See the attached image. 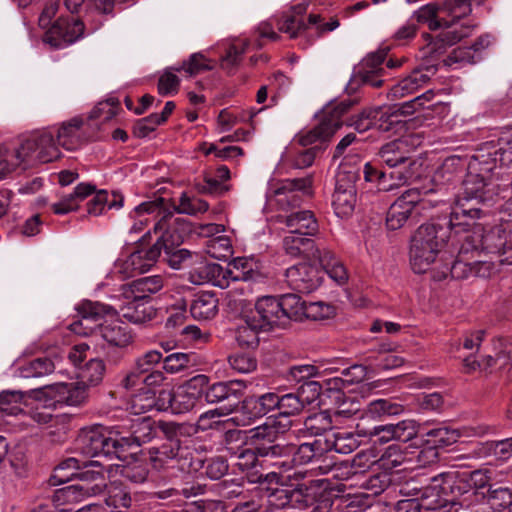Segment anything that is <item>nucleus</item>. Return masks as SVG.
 <instances>
[{"instance_id": "de8ad7c7", "label": "nucleus", "mask_w": 512, "mask_h": 512, "mask_svg": "<svg viewBox=\"0 0 512 512\" xmlns=\"http://www.w3.org/2000/svg\"><path fill=\"white\" fill-rule=\"evenodd\" d=\"M23 394L20 391H3L0 393V427L6 416H16L22 412Z\"/></svg>"}, {"instance_id": "a878e982", "label": "nucleus", "mask_w": 512, "mask_h": 512, "mask_svg": "<svg viewBox=\"0 0 512 512\" xmlns=\"http://www.w3.org/2000/svg\"><path fill=\"white\" fill-rule=\"evenodd\" d=\"M96 187L90 183H79L72 193L64 195L52 205L55 214L65 215L79 208L80 202L95 192Z\"/></svg>"}, {"instance_id": "13d9d810", "label": "nucleus", "mask_w": 512, "mask_h": 512, "mask_svg": "<svg viewBox=\"0 0 512 512\" xmlns=\"http://www.w3.org/2000/svg\"><path fill=\"white\" fill-rule=\"evenodd\" d=\"M502 360H504V357L501 356H498L496 359L491 356H484L481 360H477L475 357L469 356L463 360V367L466 373H472L477 370L487 372L498 364L499 367H502L504 364Z\"/></svg>"}, {"instance_id": "ea45409f", "label": "nucleus", "mask_w": 512, "mask_h": 512, "mask_svg": "<svg viewBox=\"0 0 512 512\" xmlns=\"http://www.w3.org/2000/svg\"><path fill=\"white\" fill-rule=\"evenodd\" d=\"M404 412V406L390 399H376L371 401L366 409L365 415L370 419H382L386 416H397Z\"/></svg>"}, {"instance_id": "c03bdc74", "label": "nucleus", "mask_w": 512, "mask_h": 512, "mask_svg": "<svg viewBox=\"0 0 512 512\" xmlns=\"http://www.w3.org/2000/svg\"><path fill=\"white\" fill-rule=\"evenodd\" d=\"M279 396L276 393L269 392L259 397H252L244 402L246 409H251L254 417H261L274 410L278 409Z\"/></svg>"}, {"instance_id": "1a4fd4ad", "label": "nucleus", "mask_w": 512, "mask_h": 512, "mask_svg": "<svg viewBox=\"0 0 512 512\" xmlns=\"http://www.w3.org/2000/svg\"><path fill=\"white\" fill-rule=\"evenodd\" d=\"M351 102L344 100L338 103H330L325 106L316 117L318 123L314 128L303 132L299 136V142L303 146L314 144L318 141L330 139L341 127V117L349 110Z\"/></svg>"}, {"instance_id": "7c9ffc66", "label": "nucleus", "mask_w": 512, "mask_h": 512, "mask_svg": "<svg viewBox=\"0 0 512 512\" xmlns=\"http://www.w3.org/2000/svg\"><path fill=\"white\" fill-rule=\"evenodd\" d=\"M449 275L455 279H466L474 276L473 265L462 260H454L453 253L449 251L437 272L434 273L433 279L440 281Z\"/></svg>"}, {"instance_id": "bf43d9fd", "label": "nucleus", "mask_w": 512, "mask_h": 512, "mask_svg": "<svg viewBox=\"0 0 512 512\" xmlns=\"http://www.w3.org/2000/svg\"><path fill=\"white\" fill-rule=\"evenodd\" d=\"M232 412L231 408L220 407L202 413L197 420V428L205 431L223 423L220 418Z\"/></svg>"}, {"instance_id": "f03ea898", "label": "nucleus", "mask_w": 512, "mask_h": 512, "mask_svg": "<svg viewBox=\"0 0 512 512\" xmlns=\"http://www.w3.org/2000/svg\"><path fill=\"white\" fill-rule=\"evenodd\" d=\"M447 231L441 225L427 222L413 233L409 246V261L415 273L431 272L432 277L449 253Z\"/></svg>"}, {"instance_id": "4c0bfd02", "label": "nucleus", "mask_w": 512, "mask_h": 512, "mask_svg": "<svg viewBox=\"0 0 512 512\" xmlns=\"http://www.w3.org/2000/svg\"><path fill=\"white\" fill-rule=\"evenodd\" d=\"M253 273V263L245 257L235 258L226 268L223 267V276L224 280L228 282V287L232 282L250 280Z\"/></svg>"}, {"instance_id": "bb28decb", "label": "nucleus", "mask_w": 512, "mask_h": 512, "mask_svg": "<svg viewBox=\"0 0 512 512\" xmlns=\"http://www.w3.org/2000/svg\"><path fill=\"white\" fill-rule=\"evenodd\" d=\"M365 190L368 193L377 191L389 192L396 189L395 182L391 179L390 173L379 169L372 162H367L363 169Z\"/></svg>"}, {"instance_id": "6e6d98bb", "label": "nucleus", "mask_w": 512, "mask_h": 512, "mask_svg": "<svg viewBox=\"0 0 512 512\" xmlns=\"http://www.w3.org/2000/svg\"><path fill=\"white\" fill-rule=\"evenodd\" d=\"M155 405V394L150 390L133 395L127 403V410L134 415L151 411Z\"/></svg>"}, {"instance_id": "6ab92c4d", "label": "nucleus", "mask_w": 512, "mask_h": 512, "mask_svg": "<svg viewBox=\"0 0 512 512\" xmlns=\"http://www.w3.org/2000/svg\"><path fill=\"white\" fill-rule=\"evenodd\" d=\"M311 178L287 179L282 181L272 194L269 196L275 199V202L282 210L294 207L299 204L300 198L298 192L303 195L311 194Z\"/></svg>"}, {"instance_id": "7ed1b4c3", "label": "nucleus", "mask_w": 512, "mask_h": 512, "mask_svg": "<svg viewBox=\"0 0 512 512\" xmlns=\"http://www.w3.org/2000/svg\"><path fill=\"white\" fill-rule=\"evenodd\" d=\"M275 433V428L266 424L247 431L238 429L228 430L225 434L226 443L228 445L233 442L246 444L247 441H250L251 445H253V447H247L239 451H234L233 447H228L237 458L235 466L241 471H249L259 465V456L277 457L278 454H281L282 448L280 444L272 445Z\"/></svg>"}, {"instance_id": "f704fd0d", "label": "nucleus", "mask_w": 512, "mask_h": 512, "mask_svg": "<svg viewBox=\"0 0 512 512\" xmlns=\"http://www.w3.org/2000/svg\"><path fill=\"white\" fill-rule=\"evenodd\" d=\"M123 201V196L117 192L109 194L106 190H100L87 203V212L89 215L99 216L106 209H120L123 206Z\"/></svg>"}, {"instance_id": "a211bd4d", "label": "nucleus", "mask_w": 512, "mask_h": 512, "mask_svg": "<svg viewBox=\"0 0 512 512\" xmlns=\"http://www.w3.org/2000/svg\"><path fill=\"white\" fill-rule=\"evenodd\" d=\"M481 243L489 253L497 254L501 264H512V233L502 226H495L481 236Z\"/></svg>"}, {"instance_id": "69168bd1", "label": "nucleus", "mask_w": 512, "mask_h": 512, "mask_svg": "<svg viewBox=\"0 0 512 512\" xmlns=\"http://www.w3.org/2000/svg\"><path fill=\"white\" fill-rule=\"evenodd\" d=\"M212 68L213 65L211 61L202 53H194L186 62L177 67V70H184L187 74L193 76L203 71L211 70Z\"/></svg>"}, {"instance_id": "680f3d73", "label": "nucleus", "mask_w": 512, "mask_h": 512, "mask_svg": "<svg viewBox=\"0 0 512 512\" xmlns=\"http://www.w3.org/2000/svg\"><path fill=\"white\" fill-rule=\"evenodd\" d=\"M360 178V173L357 169L350 167L346 164H342L339 167L336 175V187L335 189L348 190L353 189L357 191L356 182Z\"/></svg>"}, {"instance_id": "393cba45", "label": "nucleus", "mask_w": 512, "mask_h": 512, "mask_svg": "<svg viewBox=\"0 0 512 512\" xmlns=\"http://www.w3.org/2000/svg\"><path fill=\"white\" fill-rule=\"evenodd\" d=\"M320 387V384L315 381L307 382L301 387V396L305 393V390L308 389L312 392L311 398H301L292 393L285 394L281 397L279 396L278 410L285 416L299 413L306 404L311 403L314 398L319 395Z\"/></svg>"}, {"instance_id": "e433bc0d", "label": "nucleus", "mask_w": 512, "mask_h": 512, "mask_svg": "<svg viewBox=\"0 0 512 512\" xmlns=\"http://www.w3.org/2000/svg\"><path fill=\"white\" fill-rule=\"evenodd\" d=\"M161 207L158 202H143L130 213L129 218L132 224L129 228L130 234L141 233L149 222V215L160 216Z\"/></svg>"}, {"instance_id": "0eeeda50", "label": "nucleus", "mask_w": 512, "mask_h": 512, "mask_svg": "<svg viewBox=\"0 0 512 512\" xmlns=\"http://www.w3.org/2000/svg\"><path fill=\"white\" fill-rule=\"evenodd\" d=\"M61 152L55 140V133L47 130L37 131L24 138L15 150L17 163L24 168L37 163H48L60 157Z\"/></svg>"}, {"instance_id": "aec40b11", "label": "nucleus", "mask_w": 512, "mask_h": 512, "mask_svg": "<svg viewBox=\"0 0 512 512\" xmlns=\"http://www.w3.org/2000/svg\"><path fill=\"white\" fill-rule=\"evenodd\" d=\"M189 271L188 279L195 285L211 283L221 289L228 288V282L224 280L223 267L217 263L206 262L202 257L195 254V259Z\"/></svg>"}, {"instance_id": "4be33fe9", "label": "nucleus", "mask_w": 512, "mask_h": 512, "mask_svg": "<svg viewBox=\"0 0 512 512\" xmlns=\"http://www.w3.org/2000/svg\"><path fill=\"white\" fill-rule=\"evenodd\" d=\"M282 249L290 257H303L316 260L321 257L322 249L315 246L310 236L285 233L282 238Z\"/></svg>"}, {"instance_id": "338daca9", "label": "nucleus", "mask_w": 512, "mask_h": 512, "mask_svg": "<svg viewBox=\"0 0 512 512\" xmlns=\"http://www.w3.org/2000/svg\"><path fill=\"white\" fill-rule=\"evenodd\" d=\"M427 436L431 438L428 441L432 442L434 446H449L457 442L460 434L456 430L443 426L430 430Z\"/></svg>"}, {"instance_id": "8fccbe9b", "label": "nucleus", "mask_w": 512, "mask_h": 512, "mask_svg": "<svg viewBox=\"0 0 512 512\" xmlns=\"http://www.w3.org/2000/svg\"><path fill=\"white\" fill-rule=\"evenodd\" d=\"M404 147L402 140L389 142L381 148L379 156L388 167H396L407 159Z\"/></svg>"}, {"instance_id": "20e7f679", "label": "nucleus", "mask_w": 512, "mask_h": 512, "mask_svg": "<svg viewBox=\"0 0 512 512\" xmlns=\"http://www.w3.org/2000/svg\"><path fill=\"white\" fill-rule=\"evenodd\" d=\"M438 8L435 4L429 3L422 6L415 12V17L420 23H427L431 30L440 27L445 29L437 36L436 40L431 43L432 50H437L438 43L442 46H450L467 37L472 32V27L467 24L457 25L456 21L467 16L471 12V6L468 0H455L452 4L446 5L442 12L447 13L451 19H438Z\"/></svg>"}, {"instance_id": "774afa93", "label": "nucleus", "mask_w": 512, "mask_h": 512, "mask_svg": "<svg viewBox=\"0 0 512 512\" xmlns=\"http://www.w3.org/2000/svg\"><path fill=\"white\" fill-rule=\"evenodd\" d=\"M119 101L114 97H109L104 101H100L91 111L90 117L101 121H109L118 112Z\"/></svg>"}, {"instance_id": "603ef678", "label": "nucleus", "mask_w": 512, "mask_h": 512, "mask_svg": "<svg viewBox=\"0 0 512 512\" xmlns=\"http://www.w3.org/2000/svg\"><path fill=\"white\" fill-rule=\"evenodd\" d=\"M55 363L48 358H37L21 368L20 375L24 378H37L52 373Z\"/></svg>"}, {"instance_id": "f3484780", "label": "nucleus", "mask_w": 512, "mask_h": 512, "mask_svg": "<svg viewBox=\"0 0 512 512\" xmlns=\"http://www.w3.org/2000/svg\"><path fill=\"white\" fill-rule=\"evenodd\" d=\"M290 287L300 293H310L317 289L323 280L322 272L307 263H299L289 267L285 273Z\"/></svg>"}, {"instance_id": "c756f323", "label": "nucleus", "mask_w": 512, "mask_h": 512, "mask_svg": "<svg viewBox=\"0 0 512 512\" xmlns=\"http://www.w3.org/2000/svg\"><path fill=\"white\" fill-rule=\"evenodd\" d=\"M100 491V485L89 487L86 484H73L56 491L53 500L56 506L72 505L81 502L85 497L97 494Z\"/></svg>"}, {"instance_id": "2f4dec72", "label": "nucleus", "mask_w": 512, "mask_h": 512, "mask_svg": "<svg viewBox=\"0 0 512 512\" xmlns=\"http://www.w3.org/2000/svg\"><path fill=\"white\" fill-rule=\"evenodd\" d=\"M190 312L194 319L209 320L218 313V299L213 292L203 291L194 296L190 305Z\"/></svg>"}, {"instance_id": "5701e85b", "label": "nucleus", "mask_w": 512, "mask_h": 512, "mask_svg": "<svg viewBox=\"0 0 512 512\" xmlns=\"http://www.w3.org/2000/svg\"><path fill=\"white\" fill-rule=\"evenodd\" d=\"M83 120L79 117L72 118L67 122H63L59 127L49 129L55 133V140L59 147H63L68 151L78 149L83 141V133L81 131Z\"/></svg>"}, {"instance_id": "473e14b6", "label": "nucleus", "mask_w": 512, "mask_h": 512, "mask_svg": "<svg viewBox=\"0 0 512 512\" xmlns=\"http://www.w3.org/2000/svg\"><path fill=\"white\" fill-rule=\"evenodd\" d=\"M261 331L266 330L255 320L254 315L247 313L237 326L236 340L242 347H255L259 342L258 335Z\"/></svg>"}, {"instance_id": "3c124183", "label": "nucleus", "mask_w": 512, "mask_h": 512, "mask_svg": "<svg viewBox=\"0 0 512 512\" xmlns=\"http://www.w3.org/2000/svg\"><path fill=\"white\" fill-rule=\"evenodd\" d=\"M207 253L215 259L226 260L233 253L231 239L228 236L219 235L207 241Z\"/></svg>"}, {"instance_id": "c85d7f7f", "label": "nucleus", "mask_w": 512, "mask_h": 512, "mask_svg": "<svg viewBox=\"0 0 512 512\" xmlns=\"http://www.w3.org/2000/svg\"><path fill=\"white\" fill-rule=\"evenodd\" d=\"M163 359L162 353L158 350H149L139 356L135 361L134 370L131 371L123 380V386L126 389L138 385L139 376L148 373L156 367Z\"/></svg>"}, {"instance_id": "b1692460", "label": "nucleus", "mask_w": 512, "mask_h": 512, "mask_svg": "<svg viewBox=\"0 0 512 512\" xmlns=\"http://www.w3.org/2000/svg\"><path fill=\"white\" fill-rule=\"evenodd\" d=\"M324 441L322 438L315 439L313 442H305L300 444L298 447L295 446H282V453L278 456H292L291 462L296 465H305L318 458L324 453L326 447H324Z\"/></svg>"}, {"instance_id": "09e8293b", "label": "nucleus", "mask_w": 512, "mask_h": 512, "mask_svg": "<svg viewBox=\"0 0 512 512\" xmlns=\"http://www.w3.org/2000/svg\"><path fill=\"white\" fill-rule=\"evenodd\" d=\"M105 373V364L100 359H91L89 362L85 364L83 368H81L78 378L80 382L86 387L88 385L94 386L98 385L104 376Z\"/></svg>"}, {"instance_id": "0e129e2a", "label": "nucleus", "mask_w": 512, "mask_h": 512, "mask_svg": "<svg viewBox=\"0 0 512 512\" xmlns=\"http://www.w3.org/2000/svg\"><path fill=\"white\" fill-rule=\"evenodd\" d=\"M208 208L209 205L206 201L199 198H191L186 193H183L176 210L180 214L196 215L206 212Z\"/></svg>"}, {"instance_id": "864d4df0", "label": "nucleus", "mask_w": 512, "mask_h": 512, "mask_svg": "<svg viewBox=\"0 0 512 512\" xmlns=\"http://www.w3.org/2000/svg\"><path fill=\"white\" fill-rule=\"evenodd\" d=\"M314 487L299 484L295 488L289 487V507L304 509L314 500Z\"/></svg>"}, {"instance_id": "79ce46f5", "label": "nucleus", "mask_w": 512, "mask_h": 512, "mask_svg": "<svg viewBox=\"0 0 512 512\" xmlns=\"http://www.w3.org/2000/svg\"><path fill=\"white\" fill-rule=\"evenodd\" d=\"M316 261L320 263L328 276L339 285L346 283L348 280L346 268L334 258L331 251L322 249L321 257L317 258Z\"/></svg>"}, {"instance_id": "9b49d317", "label": "nucleus", "mask_w": 512, "mask_h": 512, "mask_svg": "<svg viewBox=\"0 0 512 512\" xmlns=\"http://www.w3.org/2000/svg\"><path fill=\"white\" fill-rule=\"evenodd\" d=\"M190 232V224L183 218L176 217L171 212L161 209L159 219L153 227L152 233L156 237L154 247L159 252L169 251L171 248H178Z\"/></svg>"}, {"instance_id": "423d86ee", "label": "nucleus", "mask_w": 512, "mask_h": 512, "mask_svg": "<svg viewBox=\"0 0 512 512\" xmlns=\"http://www.w3.org/2000/svg\"><path fill=\"white\" fill-rule=\"evenodd\" d=\"M297 296L286 294L280 298L263 296L258 298L255 309L250 311L255 320L267 331L274 327H284L290 320H294L298 308Z\"/></svg>"}, {"instance_id": "f8f14e48", "label": "nucleus", "mask_w": 512, "mask_h": 512, "mask_svg": "<svg viewBox=\"0 0 512 512\" xmlns=\"http://www.w3.org/2000/svg\"><path fill=\"white\" fill-rule=\"evenodd\" d=\"M450 485L442 476L434 477L430 485L419 489L416 498L402 500L398 502L401 510H438L445 507L447 499V489Z\"/></svg>"}, {"instance_id": "a19ab883", "label": "nucleus", "mask_w": 512, "mask_h": 512, "mask_svg": "<svg viewBox=\"0 0 512 512\" xmlns=\"http://www.w3.org/2000/svg\"><path fill=\"white\" fill-rule=\"evenodd\" d=\"M324 441L325 453L331 450L340 454H349L358 447V441L349 432H337L322 438Z\"/></svg>"}, {"instance_id": "58836bf2", "label": "nucleus", "mask_w": 512, "mask_h": 512, "mask_svg": "<svg viewBox=\"0 0 512 512\" xmlns=\"http://www.w3.org/2000/svg\"><path fill=\"white\" fill-rule=\"evenodd\" d=\"M130 436H119L122 453L126 447H139L142 443L148 442L153 437V429L149 420L142 418L132 425Z\"/></svg>"}, {"instance_id": "49530a36", "label": "nucleus", "mask_w": 512, "mask_h": 512, "mask_svg": "<svg viewBox=\"0 0 512 512\" xmlns=\"http://www.w3.org/2000/svg\"><path fill=\"white\" fill-rule=\"evenodd\" d=\"M356 204V190L348 189H335L333 194L332 205L335 214L340 218L350 216Z\"/></svg>"}, {"instance_id": "4468645a", "label": "nucleus", "mask_w": 512, "mask_h": 512, "mask_svg": "<svg viewBox=\"0 0 512 512\" xmlns=\"http://www.w3.org/2000/svg\"><path fill=\"white\" fill-rule=\"evenodd\" d=\"M87 399L86 387L80 382L55 383L40 389V401L46 405L79 406Z\"/></svg>"}, {"instance_id": "052dcab7", "label": "nucleus", "mask_w": 512, "mask_h": 512, "mask_svg": "<svg viewBox=\"0 0 512 512\" xmlns=\"http://www.w3.org/2000/svg\"><path fill=\"white\" fill-rule=\"evenodd\" d=\"M395 441L408 442L416 438L420 425L413 419H405L396 424H392Z\"/></svg>"}, {"instance_id": "4d7b16f0", "label": "nucleus", "mask_w": 512, "mask_h": 512, "mask_svg": "<svg viewBox=\"0 0 512 512\" xmlns=\"http://www.w3.org/2000/svg\"><path fill=\"white\" fill-rule=\"evenodd\" d=\"M486 498L493 509H508L512 501V490L508 487L490 486L486 493Z\"/></svg>"}, {"instance_id": "e2e57ef3", "label": "nucleus", "mask_w": 512, "mask_h": 512, "mask_svg": "<svg viewBox=\"0 0 512 512\" xmlns=\"http://www.w3.org/2000/svg\"><path fill=\"white\" fill-rule=\"evenodd\" d=\"M34 405L30 411L31 419L39 425L48 424L52 419L51 410L56 409V405L42 404L40 401V389L34 392Z\"/></svg>"}, {"instance_id": "9d476101", "label": "nucleus", "mask_w": 512, "mask_h": 512, "mask_svg": "<svg viewBox=\"0 0 512 512\" xmlns=\"http://www.w3.org/2000/svg\"><path fill=\"white\" fill-rule=\"evenodd\" d=\"M104 471L112 473L113 464L101 460L80 463L76 458H68L55 468L53 478L63 483L77 477L83 482H96L95 485H100L102 489L104 486Z\"/></svg>"}, {"instance_id": "f257e3e1", "label": "nucleus", "mask_w": 512, "mask_h": 512, "mask_svg": "<svg viewBox=\"0 0 512 512\" xmlns=\"http://www.w3.org/2000/svg\"><path fill=\"white\" fill-rule=\"evenodd\" d=\"M80 320L70 324L71 332L80 336H99L104 347L125 349L133 342V334L128 325L119 319L105 320V316H114L116 310L111 306L90 300L82 301L76 308Z\"/></svg>"}, {"instance_id": "dca6fc26", "label": "nucleus", "mask_w": 512, "mask_h": 512, "mask_svg": "<svg viewBox=\"0 0 512 512\" xmlns=\"http://www.w3.org/2000/svg\"><path fill=\"white\" fill-rule=\"evenodd\" d=\"M84 35V24L79 20L68 21L64 18H59L47 30L44 36V42L48 43L54 48H65Z\"/></svg>"}, {"instance_id": "2eb2a0df", "label": "nucleus", "mask_w": 512, "mask_h": 512, "mask_svg": "<svg viewBox=\"0 0 512 512\" xmlns=\"http://www.w3.org/2000/svg\"><path fill=\"white\" fill-rule=\"evenodd\" d=\"M161 253L158 247H150L149 249H141L132 252L125 259H118L115 263V273L122 278L134 277L150 270L157 262Z\"/></svg>"}, {"instance_id": "cd10ccee", "label": "nucleus", "mask_w": 512, "mask_h": 512, "mask_svg": "<svg viewBox=\"0 0 512 512\" xmlns=\"http://www.w3.org/2000/svg\"><path fill=\"white\" fill-rule=\"evenodd\" d=\"M434 72L435 70L432 67L414 70L410 75L392 87L391 95L401 98L416 92L430 80Z\"/></svg>"}, {"instance_id": "6e6552de", "label": "nucleus", "mask_w": 512, "mask_h": 512, "mask_svg": "<svg viewBox=\"0 0 512 512\" xmlns=\"http://www.w3.org/2000/svg\"><path fill=\"white\" fill-rule=\"evenodd\" d=\"M486 183L482 177L470 174L464 181L465 196H457L451 205L450 226L470 227L474 220L480 218L481 210L477 208L473 200L482 198Z\"/></svg>"}, {"instance_id": "72a5a7b5", "label": "nucleus", "mask_w": 512, "mask_h": 512, "mask_svg": "<svg viewBox=\"0 0 512 512\" xmlns=\"http://www.w3.org/2000/svg\"><path fill=\"white\" fill-rule=\"evenodd\" d=\"M244 385L241 381L217 382L208 385L205 391V400L207 403L214 404L231 397L239 398Z\"/></svg>"}, {"instance_id": "a18cd8bd", "label": "nucleus", "mask_w": 512, "mask_h": 512, "mask_svg": "<svg viewBox=\"0 0 512 512\" xmlns=\"http://www.w3.org/2000/svg\"><path fill=\"white\" fill-rule=\"evenodd\" d=\"M131 502V495L126 487L116 482L111 484L108 497L106 498V504L112 512H127L131 506Z\"/></svg>"}, {"instance_id": "c9c22d12", "label": "nucleus", "mask_w": 512, "mask_h": 512, "mask_svg": "<svg viewBox=\"0 0 512 512\" xmlns=\"http://www.w3.org/2000/svg\"><path fill=\"white\" fill-rule=\"evenodd\" d=\"M297 313L294 320H301L303 317L312 320H324L332 317L335 314V307L329 303L317 301V302H302L297 296ZM296 310V308H294Z\"/></svg>"}, {"instance_id": "39448f33", "label": "nucleus", "mask_w": 512, "mask_h": 512, "mask_svg": "<svg viewBox=\"0 0 512 512\" xmlns=\"http://www.w3.org/2000/svg\"><path fill=\"white\" fill-rule=\"evenodd\" d=\"M77 450L88 457L109 463L113 459L123 461L119 434L95 425L81 430L76 439Z\"/></svg>"}, {"instance_id": "37998d69", "label": "nucleus", "mask_w": 512, "mask_h": 512, "mask_svg": "<svg viewBox=\"0 0 512 512\" xmlns=\"http://www.w3.org/2000/svg\"><path fill=\"white\" fill-rule=\"evenodd\" d=\"M261 501H265L268 509L273 511L274 509H282L289 507V487L277 486V487H260Z\"/></svg>"}, {"instance_id": "412c9836", "label": "nucleus", "mask_w": 512, "mask_h": 512, "mask_svg": "<svg viewBox=\"0 0 512 512\" xmlns=\"http://www.w3.org/2000/svg\"><path fill=\"white\" fill-rule=\"evenodd\" d=\"M279 223L285 225V233L314 236L318 232V222L314 214L309 210L291 212L288 215L277 217Z\"/></svg>"}, {"instance_id": "ddd939ff", "label": "nucleus", "mask_w": 512, "mask_h": 512, "mask_svg": "<svg viewBox=\"0 0 512 512\" xmlns=\"http://www.w3.org/2000/svg\"><path fill=\"white\" fill-rule=\"evenodd\" d=\"M428 191L419 190L416 188L408 189L403 192L390 206L387 217L386 225L390 230H398L402 228L408 219L412 216L414 210L421 205L425 206L424 195Z\"/></svg>"}, {"instance_id": "5fc2aeb1", "label": "nucleus", "mask_w": 512, "mask_h": 512, "mask_svg": "<svg viewBox=\"0 0 512 512\" xmlns=\"http://www.w3.org/2000/svg\"><path fill=\"white\" fill-rule=\"evenodd\" d=\"M179 446L173 441L164 443L160 447H152L149 450L150 459L156 468H160L167 460H173L179 455Z\"/></svg>"}]
</instances>
